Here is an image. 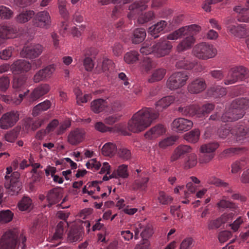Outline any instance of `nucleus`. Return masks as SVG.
Returning <instances> with one entry per match:
<instances>
[{"instance_id":"1","label":"nucleus","mask_w":249,"mask_h":249,"mask_svg":"<svg viewBox=\"0 0 249 249\" xmlns=\"http://www.w3.org/2000/svg\"><path fill=\"white\" fill-rule=\"evenodd\" d=\"M159 117V113L151 107H144L135 113L128 122V129L139 133L148 127Z\"/></svg>"},{"instance_id":"2","label":"nucleus","mask_w":249,"mask_h":249,"mask_svg":"<svg viewBox=\"0 0 249 249\" xmlns=\"http://www.w3.org/2000/svg\"><path fill=\"white\" fill-rule=\"evenodd\" d=\"M231 106L221 116L222 121L232 122L241 118L244 115V110L249 108V100L246 98L235 100Z\"/></svg>"},{"instance_id":"3","label":"nucleus","mask_w":249,"mask_h":249,"mask_svg":"<svg viewBox=\"0 0 249 249\" xmlns=\"http://www.w3.org/2000/svg\"><path fill=\"white\" fill-rule=\"evenodd\" d=\"M146 8V6L142 4V2H134L130 5L129 7V12L128 14V18L131 19L137 15H139L138 21L141 24L144 23L152 19L154 17V14L151 11H149L144 14L142 13L140 15V13L142 10H145Z\"/></svg>"},{"instance_id":"4","label":"nucleus","mask_w":249,"mask_h":249,"mask_svg":"<svg viewBox=\"0 0 249 249\" xmlns=\"http://www.w3.org/2000/svg\"><path fill=\"white\" fill-rule=\"evenodd\" d=\"M216 49L213 45L206 42L196 44L192 50L193 55L202 60L212 58L216 55Z\"/></svg>"},{"instance_id":"5","label":"nucleus","mask_w":249,"mask_h":249,"mask_svg":"<svg viewBox=\"0 0 249 249\" xmlns=\"http://www.w3.org/2000/svg\"><path fill=\"white\" fill-rule=\"evenodd\" d=\"M249 77V71L245 67L242 66L233 67L230 70L224 84L226 85H231Z\"/></svg>"},{"instance_id":"6","label":"nucleus","mask_w":249,"mask_h":249,"mask_svg":"<svg viewBox=\"0 0 249 249\" xmlns=\"http://www.w3.org/2000/svg\"><path fill=\"white\" fill-rule=\"evenodd\" d=\"M32 24L35 27L47 29L51 25V18L49 13L44 10L35 13Z\"/></svg>"},{"instance_id":"7","label":"nucleus","mask_w":249,"mask_h":249,"mask_svg":"<svg viewBox=\"0 0 249 249\" xmlns=\"http://www.w3.org/2000/svg\"><path fill=\"white\" fill-rule=\"evenodd\" d=\"M224 23L228 32L231 36L241 38L244 35L246 30L245 25L235 23L233 18L231 17L227 18L224 20Z\"/></svg>"},{"instance_id":"8","label":"nucleus","mask_w":249,"mask_h":249,"mask_svg":"<svg viewBox=\"0 0 249 249\" xmlns=\"http://www.w3.org/2000/svg\"><path fill=\"white\" fill-rule=\"evenodd\" d=\"M19 174L18 172L13 173L10 177L5 176V187L10 195H17L21 189V183L19 181Z\"/></svg>"},{"instance_id":"9","label":"nucleus","mask_w":249,"mask_h":249,"mask_svg":"<svg viewBox=\"0 0 249 249\" xmlns=\"http://www.w3.org/2000/svg\"><path fill=\"white\" fill-rule=\"evenodd\" d=\"M19 113L16 110L7 112L0 118V128L8 129L14 126L19 120Z\"/></svg>"},{"instance_id":"10","label":"nucleus","mask_w":249,"mask_h":249,"mask_svg":"<svg viewBox=\"0 0 249 249\" xmlns=\"http://www.w3.org/2000/svg\"><path fill=\"white\" fill-rule=\"evenodd\" d=\"M188 76L184 72H176L173 73L167 81V87L171 90L179 89L186 84Z\"/></svg>"},{"instance_id":"11","label":"nucleus","mask_w":249,"mask_h":249,"mask_svg":"<svg viewBox=\"0 0 249 249\" xmlns=\"http://www.w3.org/2000/svg\"><path fill=\"white\" fill-rule=\"evenodd\" d=\"M17 238L18 233L16 230L6 231L0 240V249H15Z\"/></svg>"},{"instance_id":"12","label":"nucleus","mask_w":249,"mask_h":249,"mask_svg":"<svg viewBox=\"0 0 249 249\" xmlns=\"http://www.w3.org/2000/svg\"><path fill=\"white\" fill-rule=\"evenodd\" d=\"M56 70V66L54 64L49 65L38 71L34 75L33 81L35 83L47 81L51 78Z\"/></svg>"},{"instance_id":"13","label":"nucleus","mask_w":249,"mask_h":249,"mask_svg":"<svg viewBox=\"0 0 249 249\" xmlns=\"http://www.w3.org/2000/svg\"><path fill=\"white\" fill-rule=\"evenodd\" d=\"M193 126V123L191 120L184 118H177L172 123L173 131L179 133L189 130Z\"/></svg>"},{"instance_id":"14","label":"nucleus","mask_w":249,"mask_h":249,"mask_svg":"<svg viewBox=\"0 0 249 249\" xmlns=\"http://www.w3.org/2000/svg\"><path fill=\"white\" fill-rule=\"evenodd\" d=\"M86 136L85 130L76 128L70 131L67 136V141L71 145H77L83 142Z\"/></svg>"},{"instance_id":"15","label":"nucleus","mask_w":249,"mask_h":249,"mask_svg":"<svg viewBox=\"0 0 249 249\" xmlns=\"http://www.w3.org/2000/svg\"><path fill=\"white\" fill-rule=\"evenodd\" d=\"M43 51L42 45L37 44L24 47L20 52V55L29 59H34L38 57Z\"/></svg>"},{"instance_id":"16","label":"nucleus","mask_w":249,"mask_h":249,"mask_svg":"<svg viewBox=\"0 0 249 249\" xmlns=\"http://www.w3.org/2000/svg\"><path fill=\"white\" fill-rule=\"evenodd\" d=\"M19 34V29L16 26L5 24L0 25V37L2 39L16 38Z\"/></svg>"},{"instance_id":"17","label":"nucleus","mask_w":249,"mask_h":249,"mask_svg":"<svg viewBox=\"0 0 249 249\" xmlns=\"http://www.w3.org/2000/svg\"><path fill=\"white\" fill-rule=\"evenodd\" d=\"M31 68V64L24 59H18L14 61L11 65V71L13 74H19L28 71Z\"/></svg>"},{"instance_id":"18","label":"nucleus","mask_w":249,"mask_h":249,"mask_svg":"<svg viewBox=\"0 0 249 249\" xmlns=\"http://www.w3.org/2000/svg\"><path fill=\"white\" fill-rule=\"evenodd\" d=\"M206 87V83L203 79L196 78L189 83L187 89L191 94H198L204 91Z\"/></svg>"},{"instance_id":"19","label":"nucleus","mask_w":249,"mask_h":249,"mask_svg":"<svg viewBox=\"0 0 249 249\" xmlns=\"http://www.w3.org/2000/svg\"><path fill=\"white\" fill-rule=\"evenodd\" d=\"M51 87L48 84H42L38 85L31 93L29 96V102L33 103L40 98L48 93L50 90Z\"/></svg>"},{"instance_id":"20","label":"nucleus","mask_w":249,"mask_h":249,"mask_svg":"<svg viewBox=\"0 0 249 249\" xmlns=\"http://www.w3.org/2000/svg\"><path fill=\"white\" fill-rule=\"evenodd\" d=\"M233 10L237 14V19L241 22L249 23V7L241 5L235 6Z\"/></svg>"},{"instance_id":"21","label":"nucleus","mask_w":249,"mask_h":249,"mask_svg":"<svg viewBox=\"0 0 249 249\" xmlns=\"http://www.w3.org/2000/svg\"><path fill=\"white\" fill-rule=\"evenodd\" d=\"M164 37L160 42L156 43L157 45L156 56L160 57L167 54L172 48V43Z\"/></svg>"},{"instance_id":"22","label":"nucleus","mask_w":249,"mask_h":249,"mask_svg":"<svg viewBox=\"0 0 249 249\" xmlns=\"http://www.w3.org/2000/svg\"><path fill=\"white\" fill-rule=\"evenodd\" d=\"M249 135L248 129L243 125H237L231 129V137L239 141Z\"/></svg>"},{"instance_id":"23","label":"nucleus","mask_w":249,"mask_h":249,"mask_svg":"<svg viewBox=\"0 0 249 249\" xmlns=\"http://www.w3.org/2000/svg\"><path fill=\"white\" fill-rule=\"evenodd\" d=\"M167 25L166 21L160 20L149 27L148 33L154 38H157L163 32Z\"/></svg>"},{"instance_id":"24","label":"nucleus","mask_w":249,"mask_h":249,"mask_svg":"<svg viewBox=\"0 0 249 249\" xmlns=\"http://www.w3.org/2000/svg\"><path fill=\"white\" fill-rule=\"evenodd\" d=\"M166 130L162 124H158L147 131L144 136L148 139H156L165 133Z\"/></svg>"},{"instance_id":"25","label":"nucleus","mask_w":249,"mask_h":249,"mask_svg":"<svg viewBox=\"0 0 249 249\" xmlns=\"http://www.w3.org/2000/svg\"><path fill=\"white\" fill-rule=\"evenodd\" d=\"M192 149L191 147L188 145H181L178 146L175 149L171 156V161L173 162L177 160L181 156L191 152Z\"/></svg>"},{"instance_id":"26","label":"nucleus","mask_w":249,"mask_h":249,"mask_svg":"<svg viewBox=\"0 0 249 249\" xmlns=\"http://www.w3.org/2000/svg\"><path fill=\"white\" fill-rule=\"evenodd\" d=\"M108 103L106 100L98 99L91 102V110L95 113H99L103 111H107Z\"/></svg>"},{"instance_id":"27","label":"nucleus","mask_w":249,"mask_h":249,"mask_svg":"<svg viewBox=\"0 0 249 249\" xmlns=\"http://www.w3.org/2000/svg\"><path fill=\"white\" fill-rule=\"evenodd\" d=\"M196 39L194 36H188L179 42L176 47L178 52L185 51L190 49L195 43Z\"/></svg>"},{"instance_id":"28","label":"nucleus","mask_w":249,"mask_h":249,"mask_svg":"<svg viewBox=\"0 0 249 249\" xmlns=\"http://www.w3.org/2000/svg\"><path fill=\"white\" fill-rule=\"evenodd\" d=\"M62 197V194L60 190L53 189L51 190L47 196L48 202V206L51 207L52 205L58 203Z\"/></svg>"},{"instance_id":"29","label":"nucleus","mask_w":249,"mask_h":249,"mask_svg":"<svg viewBox=\"0 0 249 249\" xmlns=\"http://www.w3.org/2000/svg\"><path fill=\"white\" fill-rule=\"evenodd\" d=\"M175 99V97L174 96L164 97L156 102V108L158 111H162L174 103Z\"/></svg>"},{"instance_id":"30","label":"nucleus","mask_w":249,"mask_h":249,"mask_svg":"<svg viewBox=\"0 0 249 249\" xmlns=\"http://www.w3.org/2000/svg\"><path fill=\"white\" fill-rule=\"evenodd\" d=\"M128 177V165L125 164H122L118 166L111 174V177L115 178H126Z\"/></svg>"},{"instance_id":"31","label":"nucleus","mask_w":249,"mask_h":249,"mask_svg":"<svg viewBox=\"0 0 249 249\" xmlns=\"http://www.w3.org/2000/svg\"><path fill=\"white\" fill-rule=\"evenodd\" d=\"M35 15L33 10H25L20 12L15 17V20L18 23H25L28 22Z\"/></svg>"},{"instance_id":"32","label":"nucleus","mask_w":249,"mask_h":249,"mask_svg":"<svg viewBox=\"0 0 249 249\" xmlns=\"http://www.w3.org/2000/svg\"><path fill=\"white\" fill-rule=\"evenodd\" d=\"M157 44L155 42L145 41L140 49V52L143 55L153 53L156 56Z\"/></svg>"},{"instance_id":"33","label":"nucleus","mask_w":249,"mask_h":249,"mask_svg":"<svg viewBox=\"0 0 249 249\" xmlns=\"http://www.w3.org/2000/svg\"><path fill=\"white\" fill-rule=\"evenodd\" d=\"M166 74V71L164 69H158L155 70L149 77L148 82L154 83L162 80Z\"/></svg>"},{"instance_id":"34","label":"nucleus","mask_w":249,"mask_h":249,"mask_svg":"<svg viewBox=\"0 0 249 249\" xmlns=\"http://www.w3.org/2000/svg\"><path fill=\"white\" fill-rule=\"evenodd\" d=\"M146 32L144 29L138 28L134 30L131 37L133 43L138 44L142 42L145 38Z\"/></svg>"},{"instance_id":"35","label":"nucleus","mask_w":249,"mask_h":249,"mask_svg":"<svg viewBox=\"0 0 249 249\" xmlns=\"http://www.w3.org/2000/svg\"><path fill=\"white\" fill-rule=\"evenodd\" d=\"M51 103L48 100H46L44 102L39 103L33 108L32 112L33 116H37L42 111L47 110L51 107Z\"/></svg>"},{"instance_id":"36","label":"nucleus","mask_w":249,"mask_h":249,"mask_svg":"<svg viewBox=\"0 0 249 249\" xmlns=\"http://www.w3.org/2000/svg\"><path fill=\"white\" fill-rule=\"evenodd\" d=\"M117 150V148L115 144L107 142L103 145L102 153L105 156L112 157L116 154Z\"/></svg>"},{"instance_id":"37","label":"nucleus","mask_w":249,"mask_h":249,"mask_svg":"<svg viewBox=\"0 0 249 249\" xmlns=\"http://www.w3.org/2000/svg\"><path fill=\"white\" fill-rule=\"evenodd\" d=\"M148 181L149 178L146 177L136 179L132 185V188L133 190L146 191Z\"/></svg>"},{"instance_id":"38","label":"nucleus","mask_w":249,"mask_h":249,"mask_svg":"<svg viewBox=\"0 0 249 249\" xmlns=\"http://www.w3.org/2000/svg\"><path fill=\"white\" fill-rule=\"evenodd\" d=\"M199 137V130L195 129L185 133L184 135V139L189 142L195 143L198 141Z\"/></svg>"},{"instance_id":"39","label":"nucleus","mask_w":249,"mask_h":249,"mask_svg":"<svg viewBox=\"0 0 249 249\" xmlns=\"http://www.w3.org/2000/svg\"><path fill=\"white\" fill-rule=\"evenodd\" d=\"M84 233L81 230L72 229L68 234V240L71 242H74L80 241L83 236Z\"/></svg>"},{"instance_id":"40","label":"nucleus","mask_w":249,"mask_h":249,"mask_svg":"<svg viewBox=\"0 0 249 249\" xmlns=\"http://www.w3.org/2000/svg\"><path fill=\"white\" fill-rule=\"evenodd\" d=\"M216 206L220 210L229 208L231 210L235 211V213H237V211H236L237 206L234 204L227 200L225 197H223V198L217 202Z\"/></svg>"},{"instance_id":"41","label":"nucleus","mask_w":249,"mask_h":249,"mask_svg":"<svg viewBox=\"0 0 249 249\" xmlns=\"http://www.w3.org/2000/svg\"><path fill=\"white\" fill-rule=\"evenodd\" d=\"M179 110L185 115L194 116L198 114V117H200L198 113V107L196 106L192 105L185 107H179Z\"/></svg>"},{"instance_id":"42","label":"nucleus","mask_w":249,"mask_h":249,"mask_svg":"<svg viewBox=\"0 0 249 249\" xmlns=\"http://www.w3.org/2000/svg\"><path fill=\"white\" fill-rule=\"evenodd\" d=\"M139 53L135 51H131L126 53L124 55V59L128 64H134L139 59Z\"/></svg>"},{"instance_id":"43","label":"nucleus","mask_w":249,"mask_h":249,"mask_svg":"<svg viewBox=\"0 0 249 249\" xmlns=\"http://www.w3.org/2000/svg\"><path fill=\"white\" fill-rule=\"evenodd\" d=\"M93 188H96L97 191H100V188L98 185V182L96 181H93L92 182L88 183L86 186H85L82 189V193L83 194H88L89 196H91L95 194V190H93Z\"/></svg>"},{"instance_id":"44","label":"nucleus","mask_w":249,"mask_h":249,"mask_svg":"<svg viewBox=\"0 0 249 249\" xmlns=\"http://www.w3.org/2000/svg\"><path fill=\"white\" fill-rule=\"evenodd\" d=\"M185 36H193L198 33L201 28L200 26L193 24L189 26H186L182 27Z\"/></svg>"},{"instance_id":"45","label":"nucleus","mask_w":249,"mask_h":249,"mask_svg":"<svg viewBox=\"0 0 249 249\" xmlns=\"http://www.w3.org/2000/svg\"><path fill=\"white\" fill-rule=\"evenodd\" d=\"M218 147V144L216 142L204 144L200 146V152L201 153L213 154V152Z\"/></svg>"},{"instance_id":"46","label":"nucleus","mask_w":249,"mask_h":249,"mask_svg":"<svg viewBox=\"0 0 249 249\" xmlns=\"http://www.w3.org/2000/svg\"><path fill=\"white\" fill-rule=\"evenodd\" d=\"M118 156L124 161L130 160L132 157L130 150L126 147L119 148L118 150Z\"/></svg>"},{"instance_id":"47","label":"nucleus","mask_w":249,"mask_h":249,"mask_svg":"<svg viewBox=\"0 0 249 249\" xmlns=\"http://www.w3.org/2000/svg\"><path fill=\"white\" fill-rule=\"evenodd\" d=\"M177 139L176 137L173 136L164 138L159 142V146L161 149H165L173 145Z\"/></svg>"},{"instance_id":"48","label":"nucleus","mask_w":249,"mask_h":249,"mask_svg":"<svg viewBox=\"0 0 249 249\" xmlns=\"http://www.w3.org/2000/svg\"><path fill=\"white\" fill-rule=\"evenodd\" d=\"M13 215V213L9 210L0 211V223H6L10 222Z\"/></svg>"},{"instance_id":"49","label":"nucleus","mask_w":249,"mask_h":249,"mask_svg":"<svg viewBox=\"0 0 249 249\" xmlns=\"http://www.w3.org/2000/svg\"><path fill=\"white\" fill-rule=\"evenodd\" d=\"M153 233V227L151 224H147L145 226H143L142 231L141 232V236L143 241L147 240V238L152 236Z\"/></svg>"},{"instance_id":"50","label":"nucleus","mask_w":249,"mask_h":249,"mask_svg":"<svg viewBox=\"0 0 249 249\" xmlns=\"http://www.w3.org/2000/svg\"><path fill=\"white\" fill-rule=\"evenodd\" d=\"M32 200L28 197L25 196L22 198L18 204V207L20 211H26L32 207Z\"/></svg>"},{"instance_id":"51","label":"nucleus","mask_w":249,"mask_h":249,"mask_svg":"<svg viewBox=\"0 0 249 249\" xmlns=\"http://www.w3.org/2000/svg\"><path fill=\"white\" fill-rule=\"evenodd\" d=\"M183 36L185 35L181 27L167 35L164 37L167 40H176Z\"/></svg>"},{"instance_id":"52","label":"nucleus","mask_w":249,"mask_h":249,"mask_svg":"<svg viewBox=\"0 0 249 249\" xmlns=\"http://www.w3.org/2000/svg\"><path fill=\"white\" fill-rule=\"evenodd\" d=\"M65 225V223L64 222H60L57 224L55 232L53 237V240L57 241L62 238L64 233V226Z\"/></svg>"},{"instance_id":"53","label":"nucleus","mask_w":249,"mask_h":249,"mask_svg":"<svg viewBox=\"0 0 249 249\" xmlns=\"http://www.w3.org/2000/svg\"><path fill=\"white\" fill-rule=\"evenodd\" d=\"M197 163V156L195 153H192L188 156L187 160L184 163V168H191L195 166Z\"/></svg>"},{"instance_id":"54","label":"nucleus","mask_w":249,"mask_h":249,"mask_svg":"<svg viewBox=\"0 0 249 249\" xmlns=\"http://www.w3.org/2000/svg\"><path fill=\"white\" fill-rule=\"evenodd\" d=\"M158 200L159 202L162 205H168L172 202L173 198L164 192L160 191L159 193Z\"/></svg>"},{"instance_id":"55","label":"nucleus","mask_w":249,"mask_h":249,"mask_svg":"<svg viewBox=\"0 0 249 249\" xmlns=\"http://www.w3.org/2000/svg\"><path fill=\"white\" fill-rule=\"evenodd\" d=\"M13 16V11L8 7L4 6H0V18L2 19H10Z\"/></svg>"},{"instance_id":"56","label":"nucleus","mask_w":249,"mask_h":249,"mask_svg":"<svg viewBox=\"0 0 249 249\" xmlns=\"http://www.w3.org/2000/svg\"><path fill=\"white\" fill-rule=\"evenodd\" d=\"M197 63L196 62H189L185 59L178 62L176 66L178 68H182L187 70L193 69Z\"/></svg>"},{"instance_id":"57","label":"nucleus","mask_w":249,"mask_h":249,"mask_svg":"<svg viewBox=\"0 0 249 249\" xmlns=\"http://www.w3.org/2000/svg\"><path fill=\"white\" fill-rule=\"evenodd\" d=\"M71 125V122L69 120H66L59 124L57 129L55 131L57 135H61L64 133L66 130Z\"/></svg>"},{"instance_id":"58","label":"nucleus","mask_w":249,"mask_h":249,"mask_svg":"<svg viewBox=\"0 0 249 249\" xmlns=\"http://www.w3.org/2000/svg\"><path fill=\"white\" fill-rule=\"evenodd\" d=\"M14 49L12 47H8L0 52V58L3 60H9L12 56Z\"/></svg>"},{"instance_id":"59","label":"nucleus","mask_w":249,"mask_h":249,"mask_svg":"<svg viewBox=\"0 0 249 249\" xmlns=\"http://www.w3.org/2000/svg\"><path fill=\"white\" fill-rule=\"evenodd\" d=\"M207 182L209 184H213L216 186H222L227 187L228 186V184L226 182H223L221 179L216 178L214 176L209 177L207 179Z\"/></svg>"},{"instance_id":"60","label":"nucleus","mask_w":249,"mask_h":249,"mask_svg":"<svg viewBox=\"0 0 249 249\" xmlns=\"http://www.w3.org/2000/svg\"><path fill=\"white\" fill-rule=\"evenodd\" d=\"M86 166L89 169L96 171L99 169L101 164L95 159H92L87 162Z\"/></svg>"},{"instance_id":"61","label":"nucleus","mask_w":249,"mask_h":249,"mask_svg":"<svg viewBox=\"0 0 249 249\" xmlns=\"http://www.w3.org/2000/svg\"><path fill=\"white\" fill-rule=\"evenodd\" d=\"M10 79L7 76L0 77V90L5 91L9 87Z\"/></svg>"},{"instance_id":"62","label":"nucleus","mask_w":249,"mask_h":249,"mask_svg":"<svg viewBox=\"0 0 249 249\" xmlns=\"http://www.w3.org/2000/svg\"><path fill=\"white\" fill-rule=\"evenodd\" d=\"M122 108V106L118 101H115L110 104H108V107L107 108V111L111 113L119 111Z\"/></svg>"},{"instance_id":"63","label":"nucleus","mask_w":249,"mask_h":249,"mask_svg":"<svg viewBox=\"0 0 249 249\" xmlns=\"http://www.w3.org/2000/svg\"><path fill=\"white\" fill-rule=\"evenodd\" d=\"M94 128L96 130L101 133H105L111 131V128L107 126L105 124L102 122H96L94 124Z\"/></svg>"},{"instance_id":"64","label":"nucleus","mask_w":249,"mask_h":249,"mask_svg":"<svg viewBox=\"0 0 249 249\" xmlns=\"http://www.w3.org/2000/svg\"><path fill=\"white\" fill-rule=\"evenodd\" d=\"M193 240L189 237L182 241L180 245L179 249H189L193 245Z\"/></svg>"}]
</instances>
